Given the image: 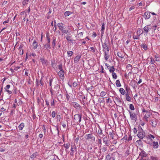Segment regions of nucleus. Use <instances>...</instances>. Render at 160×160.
<instances>
[{
	"label": "nucleus",
	"mask_w": 160,
	"mask_h": 160,
	"mask_svg": "<svg viewBox=\"0 0 160 160\" xmlns=\"http://www.w3.org/2000/svg\"><path fill=\"white\" fill-rule=\"evenodd\" d=\"M142 112L145 113L143 118L145 121L148 122V118L152 115V113L149 110H146L143 108L142 110Z\"/></svg>",
	"instance_id": "f257e3e1"
},
{
	"label": "nucleus",
	"mask_w": 160,
	"mask_h": 160,
	"mask_svg": "<svg viewBox=\"0 0 160 160\" xmlns=\"http://www.w3.org/2000/svg\"><path fill=\"white\" fill-rule=\"evenodd\" d=\"M148 156V155L143 150H142L139 157L140 158V160H148V159H147Z\"/></svg>",
	"instance_id": "f03ea898"
},
{
	"label": "nucleus",
	"mask_w": 160,
	"mask_h": 160,
	"mask_svg": "<svg viewBox=\"0 0 160 160\" xmlns=\"http://www.w3.org/2000/svg\"><path fill=\"white\" fill-rule=\"evenodd\" d=\"M86 139L93 142L95 141V138L93 133H91L86 135Z\"/></svg>",
	"instance_id": "7ed1b4c3"
},
{
	"label": "nucleus",
	"mask_w": 160,
	"mask_h": 160,
	"mask_svg": "<svg viewBox=\"0 0 160 160\" xmlns=\"http://www.w3.org/2000/svg\"><path fill=\"white\" fill-rule=\"evenodd\" d=\"M130 114V117L131 119L134 121L135 122L137 121V114L135 112L129 111Z\"/></svg>",
	"instance_id": "20e7f679"
},
{
	"label": "nucleus",
	"mask_w": 160,
	"mask_h": 160,
	"mask_svg": "<svg viewBox=\"0 0 160 160\" xmlns=\"http://www.w3.org/2000/svg\"><path fill=\"white\" fill-rule=\"evenodd\" d=\"M137 136L141 139H143L145 136V133L141 127H140V130L138 133Z\"/></svg>",
	"instance_id": "39448f33"
},
{
	"label": "nucleus",
	"mask_w": 160,
	"mask_h": 160,
	"mask_svg": "<svg viewBox=\"0 0 160 160\" xmlns=\"http://www.w3.org/2000/svg\"><path fill=\"white\" fill-rule=\"evenodd\" d=\"M115 100L117 103V104L116 103V105L117 106L121 107L123 105V104H124V102L123 101L122 102L118 97H115Z\"/></svg>",
	"instance_id": "423d86ee"
},
{
	"label": "nucleus",
	"mask_w": 160,
	"mask_h": 160,
	"mask_svg": "<svg viewBox=\"0 0 160 160\" xmlns=\"http://www.w3.org/2000/svg\"><path fill=\"white\" fill-rule=\"evenodd\" d=\"M82 117V115L77 114L74 115V119L75 120V122L78 123H80L81 121Z\"/></svg>",
	"instance_id": "0eeeda50"
},
{
	"label": "nucleus",
	"mask_w": 160,
	"mask_h": 160,
	"mask_svg": "<svg viewBox=\"0 0 160 160\" xmlns=\"http://www.w3.org/2000/svg\"><path fill=\"white\" fill-rule=\"evenodd\" d=\"M151 125L153 127H156L157 125V120L155 118H153L151 120Z\"/></svg>",
	"instance_id": "6e6552de"
},
{
	"label": "nucleus",
	"mask_w": 160,
	"mask_h": 160,
	"mask_svg": "<svg viewBox=\"0 0 160 160\" xmlns=\"http://www.w3.org/2000/svg\"><path fill=\"white\" fill-rule=\"evenodd\" d=\"M150 12H146L144 13L142 16L145 19H149L150 18Z\"/></svg>",
	"instance_id": "1a4fd4ad"
},
{
	"label": "nucleus",
	"mask_w": 160,
	"mask_h": 160,
	"mask_svg": "<svg viewBox=\"0 0 160 160\" xmlns=\"http://www.w3.org/2000/svg\"><path fill=\"white\" fill-rule=\"evenodd\" d=\"M152 29V26L150 25H147L143 28V30L144 32L147 33H148L150 30Z\"/></svg>",
	"instance_id": "9d476101"
},
{
	"label": "nucleus",
	"mask_w": 160,
	"mask_h": 160,
	"mask_svg": "<svg viewBox=\"0 0 160 160\" xmlns=\"http://www.w3.org/2000/svg\"><path fill=\"white\" fill-rule=\"evenodd\" d=\"M102 46L103 51L104 52H107L106 51V50L107 52H108L109 51V49L108 48V45L106 43H104L102 44Z\"/></svg>",
	"instance_id": "9b49d317"
},
{
	"label": "nucleus",
	"mask_w": 160,
	"mask_h": 160,
	"mask_svg": "<svg viewBox=\"0 0 160 160\" xmlns=\"http://www.w3.org/2000/svg\"><path fill=\"white\" fill-rule=\"evenodd\" d=\"M102 140L103 142L107 146H108L109 145V142L108 140V138H107V137H105L103 138Z\"/></svg>",
	"instance_id": "f8f14e48"
},
{
	"label": "nucleus",
	"mask_w": 160,
	"mask_h": 160,
	"mask_svg": "<svg viewBox=\"0 0 160 160\" xmlns=\"http://www.w3.org/2000/svg\"><path fill=\"white\" fill-rule=\"evenodd\" d=\"M98 136L100 138H102L104 135L103 134L102 130L100 128H99L98 131H97Z\"/></svg>",
	"instance_id": "ddd939ff"
},
{
	"label": "nucleus",
	"mask_w": 160,
	"mask_h": 160,
	"mask_svg": "<svg viewBox=\"0 0 160 160\" xmlns=\"http://www.w3.org/2000/svg\"><path fill=\"white\" fill-rule=\"evenodd\" d=\"M10 87V85H7L4 88L5 90L9 94H11L12 93V92L11 91L8 90L9 89Z\"/></svg>",
	"instance_id": "4468645a"
},
{
	"label": "nucleus",
	"mask_w": 160,
	"mask_h": 160,
	"mask_svg": "<svg viewBox=\"0 0 160 160\" xmlns=\"http://www.w3.org/2000/svg\"><path fill=\"white\" fill-rule=\"evenodd\" d=\"M81 56V55H78L77 56L74 58V62L75 63H77L79 61L80 59Z\"/></svg>",
	"instance_id": "2eb2a0df"
},
{
	"label": "nucleus",
	"mask_w": 160,
	"mask_h": 160,
	"mask_svg": "<svg viewBox=\"0 0 160 160\" xmlns=\"http://www.w3.org/2000/svg\"><path fill=\"white\" fill-rule=\"evenodd\" d=\"M64 71H59L58 72V76L61 79H64Z\"/></svg>",
	"instance_id": "dca6fc26"
},
{
	"label": "nucleus",
	"mask_w": 160,
	"mask_h": 160,
	"mask_svg": "<svg viewBox=\"0 0 160 160\" xmlns=\"http://www.w3.org/2000/svg\"><path fill=\"white\" fill-rule=\"evenodd\" d=\"M72 105L74 108L77 109L78 108H79L81 107L78 103L76 102H72Z\"/></svg>",
	"instance_id": "f3484780"
},
{
	"label": "nucleus",
	"mask_w": 160,
	"mask_h": 160,
	"mask_svg": "<svg viewBox=\"0 0 160 160\" xmlns=\"http://www.w3.org/2000/svg\"><path fill=\"white\" fill-rule=\"evenodd\" d=\"M152 147L154 149L157 148L158 147V144L157 142L153 141L152 142Z\"/></svg>",
	"instance_id": "a211bd4d"
},
{
	"label": "nucleus",
	"mask_w": 160,
	"mask_h": 160,
	"mask_svg": "<svg viewBox=\"0 0 160 160\" xmlns=\"http://www.w3.org/2000/svg\"><path fill=\"white\" fill-rule=\"evenodd\" d=\"M44 48H46V49L48 51H49V49L51 48L49 43H47L46 44L44 45Z\"/></svg>",
	"instance_id": "6ab92c4d"
},
{
	"label": "nucleus",
	"mask_w": 160,
	"mask_h": 160,
	"mask_svg": "<svg viewBox=\"0 0 160 160\" xmlns=\"http://www.w3.org/2000/svg\"><path fill=\"white\" fill-rule=\"evenodd\" d=\"M60 86L58 84L55 85L53 88V91L54 92H56L57 91H58L60 89Z\"/></svg>",
	"instance_id": "aec40b11"
},
{
	"label": "nucleus",
	"mask_w": 160,
	"mask_h": 160,
	"mask_svg": "<svg viewBox=\"0 0 160 160\" xmlns=\"http://www.w3.org/2000/svg\"><path fill=\"white\" fill-rule=\"evenodd\" d=\"M63 24L62 23H59L58 24V26L59 28V29L62 31V29H65V27H63Z\"/></svg>",
	"instance_id": "412c9836"
},
{
	"label": "nucleus",
	"mask_w": 160,
	"mask_h": 160,
	"mask_svg": "<svg viewBox=\"0 0 160 160\" xmlns=\"http://www.w3.org/2000/svg\"><path fill=\"white\" fill-rule=\"evenodd\" d=\"M38 45V43L35 40H34L32 43V46L33 49H36L37 48Z\"/></svg>",
	"instance_id": "4be33fe9"
},
{
	"label": "nucleus",
	"mask_w": 160,
	"mask_h": 160,
	"mask_svg": "<svg viewBox=\"0 0 160 160\" xmlns=\"http://www.w3.org/2000/svg\"><path fill=\"white\" fill-rule=\"evenodd\" d=\"M126 100L130 102L131 101V97L129 96V95L128 94V93L126 94Z\"/></svg>",
	"instance_id": "5701e85b"
},
{
	"label": "nucleus",
	"mask_w": 160,
	"mask_h": 160,
	"mask_svg": "<svg viewBox=\"0 0 160 160\" xmlns=\"http://www.w3.org/2000/svg\"><path fill=\"white\" fill-rule=\"evenodd\" d=\"M24 126V124L23 123H21L19 126L18 128L19 130H22Z\"/></svg>",
	"instance_id": "b1692460"
},
{
	"label": "nucleus",
	"mask_w": 160,
	"mask_h": 160,
	"mask_svg": "<svg viewBox=\"0 0 160 160\" xmlns=\"http://www.w3.org/2000/svg\"><path fill=\"white\" fill-rule=\"evenodd\" d=\"M104 52V58L106 60H107L109 58V55H108V52Z\"/></svg>",
	"instance_id": "393cba45"
},
{
	"label": "nucleus",
	"mask_w": 160,
	"mask_h": 160,
	"mask_svg": "<svg viewBox=\"0 0 160 160\" xmlns=\"http://www.w3.org/2000/svg\"><path fill=\"white\" fill-rule=\"evenodd\" d=\"M71 37V36H66V38L67 39V40L68 41V42H71L72 43L73 40L70 39Z\"/></svg>",
	"instance_id": "a878e982"
},
{
	"label": "nucleus",
	"mask_w": 160,
	"mask_h": 160,
	"mask_svg": "<svg viewBox=\"0 0 160 160\" xmlns=\"http://www.w3.org/2000/svg\"><path fill=\"white\" fill-rule=\"evenodd\" d=\"M40 60L43 65H46V61L44 58H41Z\"/></svg>",
	"instance_id": "bb28decb"
},
{
	"label": "nucleus",
	"mask_w": 160,
	"mask_h": 160,
	"mask_svg": "<svg viewBox=\"0 0 160 160\" xmlns=\"http://www.w3.org/2000/svg\"><path fill=\"white\" fill-rule=\"evenodd\" d=\"M120 92L122 95H124L125 93V92L124 89L122 88H121L119 90Z\"/></svg>",
	"instance_id": "cd10ccee"
},
{
	"label": "nucleus",
	"mask_w": 160,
	"mask_h": 160,
	"mask_svg": "<svg viewBox=\"0 0 160 160\" xmlns=\"http://www.w3.org/2000/svg\"><path fill=\"white\" fill-rule=\"evenodd\" d=\"M38 156V153L37 152H36L35 153H34L31 156V158H34Z\"/></svg>",
	"instance_id": "c85d7f7f"
},
{
	"label": "nucleus",
	"mask_w": 160,
	"mask_h": 160,
	"mask_svg": "<svg viewBox=\"0 0 160 160\" xmlns=\"http://www.w3.org/2000/svg\"><path fill=\"white\" fill-rule=\"evenodd\" d=\"M63 146L64 147L66 148V150L68 149L70 146V144L69 143H68L66 144H64L63 145Z\"/></svg>",
	"instance_id": "c756f323"
},
{
	"label": "nucleus",
	"mask_w": 160,
	"mask_h": 160,
	"mask_svg": "<svg viewBox=\"0 0 160 160\" xmlns=\"http://www.w3.org/2000/svg\"><path fill=\"white\" fill-rule=\"evenodd\" d=\"M56 45V39L54 38H53L52 42V48L54 49Z\"/></svg>",
	"instance_id": "7c9ffc66"
},
{
	"label": "nucleus",
	"mask_w": 160,
	"mask_h": 160,
	"mask_svg": "<svg viewBox=\"0 0 160 160\" xmlns=\"http://www.w3.org/2000/svg\"><path fill=\"white\" fill-rule=\"evenodd\" d=\"M116 84L117 87H120L121 86V84L119 80H117L116 81Z\"/></svg>",
	"instance_id": "2f4dec72"
},
{
	"label": "nucleus",
	"mask_w": 160,
	"mask_h": 160,
	"mask_svg": "<svg viewBox=\"0 0 160 160\" xmlns=\"http://www.w3.org/2000/svg\"><path fill=\"white\" fill-rule=\"evenodd\" d=\"M72 14V12L70 11H66L64 14L65 17L68 16Z\"/></svg>",
	"instance_id": "473e14b6"
},
{
	"label": "nucleus",
	"mask_w": 160,
	"mask_h": 160,
	"mask_svg": "<svg viewBox=\"0 0 160 160\" xmlns=\"http://www.w3.org/2000/svg\"><path fill=\"white\" fill-rule=\"evenodd\" d=\"M117 55L121 58H124V56L121 52H118L117 53Z\"/></svg>",
	"instance_id": "72a5a7b5"
},
{
	"label": "nucleus",
	"mask_w": 160,
	"mask_h": 160,
	"mask_svg": "<svg viewBox=\"0 0 160 160\" xmlns=\"http://www.w3.org/2000/svg\"><path fill=\"white\" fill-rule=\"evenodd\" d=\"M46 38L47 39V41L48 42L47 43H50V38L49 37V34H46Z\"/></svg>",
	"instance_id": "f704fd0d"
},
{
	"label": "nucleus",
	"mask_w": 160,
	"mask_h": 160,
	"mask_svg": "<svg viewBox=\"0 0 160 160\" xmlns=\"http://www.w3.org/2000/svg\"><path fill=\"white\" fill-rule=\"evenodd\" d=\"M141 47L143 48L145 50H147V47L146 44H142L141 45Z\"/></svg>",
	"instance_id": "c9c22d12"
},
{
	"label": "nucleus",
	"mask_w": 160,
	"mask_h": 160,
	"mask_svg": "<svg viewBox=\"0 0 160 160\" xmlns=\"http://www.w3.org/2000/svg\"><path fill=\"white\" fill-rule=\"evenodd\" d=\"M126 68L128 69V71L129 70H130V71H131L132 69V66L130 64H128L127 65Z\"/></svg>",
	"instance_id": "e433bc0d"
},
{
	"label": "nucleus",
	"mask_w": 160,
	"mask_h": 160,
	"mask_svg": "<svg viewBox=\"0 0 160 160\" xmlns=\"http://www.w3.org/2000/svg\"><path fill=\"white\" fill-rule=\"evenodd\" d=\"M105 29V25L104 23H103V24L102 25V29H101V31H102V33H103L104 32V30Z\"/></svg>",
	"instance_id": "4c0bfd02"
},
{
	"label": "nucleus",
	"mask_w": 160,
	"mask_h": 160,
	"mask_svg": "<svg viewBox=\"0 0 160 160\" xmlns=\"http://www.w3.org/2000/svg\"><path fill=\"white\" fill-rule=\"evenodd\" d=\"M99 98L98 99V101L100 102H105L104 98Z\"/></svg>",
	"instance_id": "58836bf2"
},
{
	"label": "nucleus",
	"mask_w": 160,
	"mask_h": 160,
	"mask_svg": "<svg viewBox=\"0 0 160 160\" xmlns=\"http://www.w3.org/2000/svg\"><path fill=\"white\" fill-rule=\"evenodd\" d=\"M115 71V68H114V66H112L110 68V69H109V72H114V71Z\"/></svg>",
	"instance_id": "ea45409f"
},
{
	"label": "nucleus",
	"mask_w": 160,
	"mask_h": 160,
	"mask_svg": "<svg viewBox=\"0 0 160 160\" xmlns=\"http://www.w3.org/2000/svg\"><path fill=\"white\" fill-rule=\"evenodd\" d=\"M136 142L138 143L139 145H141L142 144V142L140 139L138 140Z\"/></svg>",
	"instance_id": "a19ab883"
},
{
	"label": "nucleus",
	"mask_w": 160,
	"mask_h": 160,
	"mask_svg": "<svg viewBox=\"0 0 160 160\" xmlns=\"http://www.w3.org/2000/svg\"><path fill=\"white\" fill-rule=\"evenodd\" d=\"M112 75L113 79H116L117 78V75L115 72H112Z\"/></svg>",
	"instance_id": "79ce46f5"
},
{
	"label": "nucleus",
	"mask_w": 160,
	"mask_h": 160,
	"mask_svg": "<svg viewBox=\"0 0 160 160\" xmlns=\"http://www.w3.org/2000/svg\"><path fill=\"white\" fill-rule=\"evenodd\" d=\"M129 108L132 110H134L135 109L133 105L132 104H130Z\"/></svg>",
	"instance_id": "37998d69"
},
{
	"label": "nucleus",
	"mask_w": 160,
	"mask_h": 160,
	"mask_svg": "<svg viewBox=\"0 0 160 160\" xmlns=\"http://www.w3.org/2000/svg\"><path fill=\"white\" fill-rule=\"evenodd\" d=\"M106 93L105 92L102 91L100 93V96L102 97H103L106 95Z\"/></svg>",
	"instance_id": "c03bdc74"
},
{
	"label": "nucleus",
	"mask_w": 160,
	"mask_h": 160,
	"mask_svg": "<svg viewBox=\"0 0 160 160\" xmlns=\"http://www.w3.org/2000/svg\"><path fill=\"white\" fill-rule=\"evenodd\" d=\"M39 82L40 83V85H41V86H42L43 84H44V83L43 82V81L42 80V77L40 80V81Z\"/></svg>",
	"instance_id": "a18cd8bd"
},
{
	"label": "nucleus",
	"mask_w": 160,
	"mask_h": 160,
	"mask_svg": "<svg viewBox=\"0 0 160 160\" xmlns=\"http://www.w3.org/2000/svg\"><path fill=\"white\" fill-rule=\"evenodd\" d=\"M109 133L110 136L112 137V139H113V137L114 134V133H113V131L112 130L111 132H110Z\"/></svg>",
	"instance_id": "49530a36"
},
{
	"label": "nucleus",
	"mask_w": 160,
	"mask_h": 160,
	"mask_svg": "<svg viewBox=\"0 0 160 160\" xmlns=\"http://www.w3.org/2000/svg\"><path fill=\"white\" fill-rule=\"evenodd\" d=\"M73 52L72 51H68L67 52V53L68 55L70 57L72 56L73 54Z\"/></svg>",
	"instance_id": "de8ad7c7"
},
{
	"label": "nucleus",
	"mask_w": 160,
	"mask_h": 160,
	"mask_svg": "<svg viewBox=\"0 0 160 160\" xmlns=\"http://www.w3.org/2000/svg\"><path fill=\"white\" fill-rule=\"evenodd\" d=\"M111 157L109 154L107 155L106 157V160H110L111 159Z\"/></svg>",
	"instance_id": "09e8293b"
},
{
	"label": "nucleus",
	"mask_w": 160,
	"mask_h": 160,
	"mask_svg": "<svg viewBox=\"0 0 160 160\" xmlns=\"http://www.w3.org/2000/svg\"><path fill=\"white\" fill-rule=\"evenodd\" d=\"M62 33L67 34L69 32V31L68 30H66L65 29H62V31H61Z\"/></svg>",
	"instance_id": "8fccbe9b"
},
{
	"label": "nucleus",
	"mask_w": 160,
	"mask_h": 160,
	"mask_svg": "<svg viewBox=\"0 0 160 160\" xmlns=\"http://www.w3.org/2000/svg\"><path fill=\"white\" fill-rule=\"evenodd\" d=\"M71 152L70 153V155L71 156H72L73 154L74 149H73V148H72V147H71Z\"/></svg>",
	"instance_id": "3c124183"
},
{
	"label": "nucleus",
	"mask_w": 160,
	"mask_h": 160,
	"mask_svg": "<svg viewBox=\"0 0 160 160\" xmlns=\"http://www.w3.org/2000/svg\"><path fill=\"white\" fill-rule=\"evenodd\" d=\"M58 69L60 70V71H63L62 69V64L58 65Z\"/></svg>",
	"instance_id": "603ef678"
},
{
	"label": "nucleus",
	"mask_w": 160,
	"mask_h": 160,
	"mask_svg": "<svg viewBox=\"0 0 160 160\" xmlns=\"http://www.w3.org/2000/svg\"><path fill=\"white\" fill-rule=\"evenodd\" d=\"M28 0H24L23 1L22 3L23 5L25 6V5L28 3Z\"/></svg>",
	"instance_id": "864d4df0"
},
{
	"label": "nucleus",
	"mask_w": 160,
	"mask_h": 160,
	"mask_svg": "<svg viewBox=\"0 0 160 160\" xmlns=\"http://www.w3.org/2000/svg\"><path fill=\"white\" fill-rule=\"evenodd\" d=\"M56 113L55 111H53L52 112V117L53 118H54L55 117V115H56Z\"/></svg>",
	"instance_id": "5fc2aeb1"
},
{
	"label": "nucleus",
	"mask_w": 160,
	"mask_h": 160,
	"mask_svg": "<svg viewBox=\"0 0 160 160\" xmlns=\"http://www.w3.org/2000/svg\"><path fill=\"white\" fill-rule=\"evenodd\" d=\"M57 118L58 121L59 122L60 121L61 117L60 115H57Z\"/></svg>",
	"instance_id": "6e6d98bb"
},
{
	"label": "nucleus",
	"mask_w": 160,
	"mask_h": 160,
	"mask_svg": "<svg viewBox=\"0 0 160 160\" xmlns=\"http://www.w3.org/2000/svg\"><path fill=\"white\" fill-rule=\"evenodd\" d=\"M23 45L22 44L20 45L19 46L18 49L20 50V53H21V51L22 50V49L23 48Z\"/></svg>",
	"instance_id": "4d7b16f0"
},
{
	"label": "nucleus",
	"mask_w": 160,
	"mask_h": 160,
	"mask_svg": "<svg viewBox=\"0 0 160 160\" xmlns=\"http://www.w3.org/2000/svg\"><path fill=\"white\" fill-rule=\"evenodd\" d=\"M137 34L139 36L142 33L141 32V30H138L137 31Z\"/></svg>",
	"instance_id": "13d9d810"
},
{
	"label": "nucleus",
	"mask_w": 160,
	"mask_h": 160,
	"mask_svg": "<svg viewBox=\"0 0 160 160\" xmlns=\"http://www.w3.org/2000/svg\"><path fill=\"white\" fill-rule=\"evenodd\" d=\"M151 160H158V158H157L154 157L153 156L151 157Z\"/></svg>",
	"instance_id": "bf43d9fd"
},
{
	"label": "nucleus",
	"mask_w": 160,
	"mask_h": 160,
	"mask_svg": "<svg viewBox=\"0 0 160 160\" xmlns=\"http://www.w3.org/2000/svg\"><path fill=\"white\" fill-rule=\"evenodd\" d=\"M150 59H151L150 62L152 64H153L155 62V61L152 57H151L150 58Z\"/></svg>",
	"instance_id": "052dcab7"
},
{
	"label": "nucleus",
	"mask_w": 160,
	"mask_h": 160,
	"mask_svg": "<svg viewBox=\"0 0 160 160\" xmlns=\"http://www.w3.org/2000/svg\"><path fill=\"white\" fill-rule=\"evenodd\" d=\"M58 99L59 98L60 99H62V95L61 93H60L58 95Z\"/></svg>",
	"instance_id": "680f3d73"
},
{
	"label": "nucleus",
	"mask_w": 160,
	"mask_h": 160,
	"mask_svg": "<svg viewBox=\"0 0 160 160\" xmlns=\"http://www.w3.org/2000/svg\"><path fill=\"white\" fill-rule=\"evenodd\" d=\"M70 96H69V95L67 93L66 94V99L67 100V101H68L70 99Z\"/></svg>",
	"instance_id": "e2e57ef3"
},
{
	"label": "nucleus",
	"mask_w": 160,
	"mask_h": 160,
	"mask_svg": "<svg viewBox=\"0 0 160 160\" xmlns=\"http://www.w3.org/2000/svg\"><path fill=\"white\" fill-rule=\"evenodd\" d=\"M93 88V87L92 86L90 87L89 88H87L86 90L87 91H88L89 90H92V89Z\"/></svg>",
	"instance_id": "0e129e2a"
},
{
	"label": "nucleus",
	"mask_w": 160,
	"mask_h": 160,
	"mask_svg": "<svg viewBox=\"0 0 160 160\" xmlns=\"http://www.w3.org/2000/svg\"><path fill=\"white\" fill-rule=\"evenodd\" d=\"M133 38L134 39H139V36H133Z\"/></svg>",
	"instance_id": "69168bd1"
},
{
	"label": "nucleus",
	"mask_w": 160,
	"mask_h": 160,
	"mask_svg": "<svg viewBox=\"0 0 160 160\" xmlns=\"http://www.w3.org/2000/svg\"><path fill=\"white\" fill-rule=\"evenodd\" d=\"M131 83H132V87L134 88H135V81H133L132 82H131Z\"/></svg>",
	"instance_id": "338daca9"
},
{
	"label": "nucleus",
	"mask_w": 160,
	"mask_h": 160,
	"mask_svg": "<svg viewBox=\"0 0 160 160\" xmlns=\"http://www.w3.org/2000/svg\"><path fill=\"white\" fill-rule=\"evenodd\" d=\"M102 149L103 151L105 152L107 150V148L106 147H103Z\"/></svg>",
	"instance_id": "774afa93"
}]
</instances>
